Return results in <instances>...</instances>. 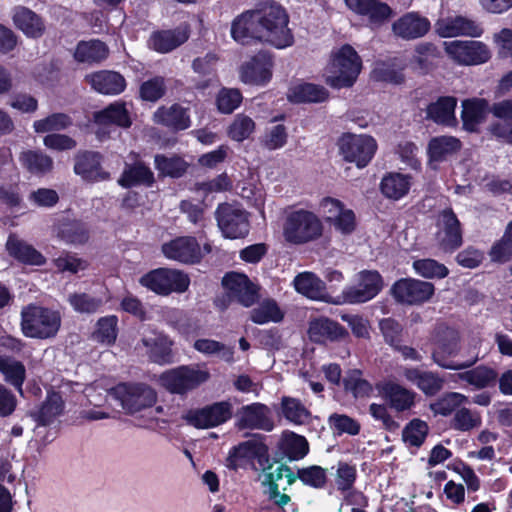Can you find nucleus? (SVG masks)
Wrapping results in <instances>:
<instances>
[{
    "label": "nucleus",
    "mask_w": 512,
    "mask_h": 512,
    "mask_svg": "<svg viewBox=\"0 0 512 512\" xmlns=\"http://www.w3.org/2000/svg\"><path fill=\"white\" fill-rule=\"evenodd\" d=\"M288 23L286 10L280 4L268 1L237 16L231 24V36L241 44L258 40L277 49H284L294 43Z\"/></svg>",
    "instance_id": "nucleus-1"
},
{
    "label": "nucleus",
    "mask_w": 512,
    "mask_h": 512,
    "mask_svg": "<svg viewBox=\"0 0 512 512\" xmlns=\"http://www.w3.org/2000/svg\"><path fill=\"white\" fill-rule=\"evenodd\" d=\"M130 415H139V426L152 427L157 422V416L163 412L161 406H155L156 391L144 383H120L109 391Z\"/></svg>",
    "instance_id": "nucleus-2"
},
{
    "label": "nucleus",
    "mask_w": 512,
    "mask_h": 512,
    "mask_svg": "<svg viewBox=\"0 0 512 512\" xmlns=\"http://www.w3.org/2000/svg\"><path fill=\"white\" fill-rule=\"evenodd\" d=\"M361 69V57L352 46L345 44L331 52L324 70L325 82L335 89L352 87Z\"/></svg>",
    "instance_id": "nucleus-3"
},
{
    "label": "nucleus",
    "mask_w": 512,
    "mask_h": 512,
    "mask_svg": "<svg viewBox=\"0 0 512 512\" xmlns=\"http://www.w3.org/2000/svg\"><path fill=\"white\" fill-rule=\"evenodd\" d=\"M60 312L40 305L30 304L21 311V330L26 337L49 339L61 327Z\"/></svg>",
    "instance_id": "nucleus-4"
},
{
    "label": "nucleus",
    "mask_w": 512,
    "mask_h": 512,
    "mask_svg": "<svg viewBox=\"0 0 512 512\" xmlns=\"http://www.w3.org/2000/svg\"><path fill=\"white\" fill-rule=\"evenodd\" d=\"M322 233V221L313 211L300 208L286 213L283 237L288 243L305 244L318 239Z\"/></svg>",
    "instance_id": "nucleus-5"
},
{
    "label": "nucleus",
    "mask_w": 512,
    "mask_h": 512,
    "mask_svg": "<svg viewBox=\"0 0 512 512\" xmlns=\"http://www.w3.org/2000/svg\"><path fill=\"white\" fill-rule=\"evenodd\" d=\"M459 352L458 334L454 330L446 329L434 342L432 359L438 366L448 370L467 369L479 360L478 352L475 351L466 360H456Z\"/></svg>",
    "instance_id": "nucleus-6"
},
{
    "label": "nucleus",
    "mask_w": 512,
    "mask_h": 512,
    "mask_svg": "<svg viewBox=\"0 0 512 512\" xmlns=\"http://www.w3.org/2000/svg\"><path fill=\"white\" fill-rule=\"evenodd\" d=\"M209 371L199 365H182L163 372L159 377L160 384L169 392L186 394L207 382Z\"/></svg>",
    "instance_id": "nucleus-7"
},
{
    "label": "nucleus",
    "mask_w": 512,
    "mask_h": 512,
    "mask_svg": "<svg viewBox=\"0 0 512 512\" xmlns=\"http://www.w3.org/2000/svg\"><path fill=\"white\" fill-rule=\"evenodd\" d=\"M383 287V280L377 271L363 270L356 275V283L348 285L342 293L331 300L334 305L360 304L370 301Z\"/></svg>",
    "instance_id": "nucleus-8"
},
{
    "label": "nucleus",
    "mask_w": 512,
    "mask_h": 512,
    "mask_svg": "<svg viewBox=\"0 0 512 512\" xmlns=\"http://www.w3.org/2000/svg\"><path fill=\"white\" fill-rule=\"evenodd\" d=\"M140 284L150 291L167 296L173 292L184 293L190 285L188 274L177 269L158 268L143 275Z\"/></svg>",
    "instance_id": "nucleus-9"
},
{
    "label": "nucleus",
    "mask_w": 512,
    "mask_h": 512,
    "mask_svg": "<svg viewBox=\"0 0 512 512\" xmlns=\"http://www.w3.org/2000/svg\"><path fill=\"white\" fill-rule=\"evenodd\" d=\"M229 469L265 470L269 463L268 448L260 440L251 439L234 447L228 456Z\"/></svg>",
    "instance_id": "nucleus-10"
},
{
    "label": "nucleus",
    "mask_w": 512,
    "mask_h": 512,
    "mask_svg": "<svg viewBox=\"0 0 512 512\" xmlns=\"http://www.w3.org/2000/svg\"><path fill=\"white\" fill-rule=\"evenodd\" d=\"M446 54L459 65L475 66L491 59L489 47L477 40H453L444 42Z\"/></svg>",
    "instance_id": "nucleus-11"
},
{
    "label": "nucleus",
    "mask_w": 512,
    "mask_h": 512,
    "mask_svg": "<svg viewBox=\"0 0 512 512\" xmlns=\"http://www.w3.org/2000/svg\"><path fill=\"white\" fill-rule=\"evenodd\" d=\"M161 251L169 260L183 264H195L200 262L204 253L211 252V245L207 243L202 249L195 237L180 236L163 243Z\"/></svg>",
    "instance_id": "nucleus-12"
},
{
    "label": "nucleus",
    "mask_w": 512,
    "mask_h": 512,
    "mask_svg": "<svg viewBox=\"0 0 512 512\" xmlns=\"http://www.w3.org/2000/svg\"><path fill=\"white\" fill-rule=\"evenodd\" d=\"M340 153L347 162L355 163L358 168H364L372 160L377 144L368 135L345 134L339 141Z\"/></svg>",
    "instance_id": "nucleus-13"
},
{
    "label": "nucleus",
    "mask_w": 512,
    "mask_h": 512,
    "mask_svg": "<svg viewBox=\"0 0 512 512\" xmlns=\"http://www.w3.org/2000/svg\"><path fill=\"white\" fill-rule=\"evenodd\" d=\"M219 229L224 237L238 239L249 232L248 214L240 206L223 203L215 212Z\"/></svg>",
    "instance_id": "nucleus-14"
},
{
    "label": "nucleus",
    "mask_w": 512,
    "mask_h": 512,
    "mask_svg": "<svg viewBox=\"0 0 512 512\" xmlns=\"http://www.w3.org/2000/svg\"><path fill=\"white\" fill-rule=\"evenodd\" d=\"M273 59L267 52H259L240 68V80L248 85L265 86L272 78Z\"/></svg>",
    "instance_id": "nucleus-15"
},
{
    "label": "nucleus",
    "mask_w": 512,
    "mask_h": 512,
    "mask_svg": "<svg viewBox=\"0 0 512 512\" xmlns=\"http://www.w3.org/2000/svg\"><path fill=\"white\" fill-rule=\"evenodd\" d=\"M394 298L401 303L419 304L431 298L434 293L433 284L416 279H401L391 288Z\"/></svg>",
    "instance_id": "nucleus-16"
},
{
    "label": "nucleus",
    "mask_w": 512,
    "mask_h": 512,
    "mask_svg": "<svg viewBox=\"0 0 512 512\" xmlns=\"http://www.w3.org/2000/svg\"><path fill=\"white\" fill-rule=\"evenodd\" d=\"M232 414V403L220 401L191 412L188 420L197 428H212L227 422Z\"/></svg>",
    "instance_id": "nucleus-17"
},
{
    "label": "nucleus",
    "mask_w": 512,
    "mask_h": 512,
    "mask_svg": "<svg viewBox=\"0 0 512 512\" xmlns=\"http://www.w3.org/2000/svg\"><path fill=\"white\" fill-rule=\"evenodd\" d=\"M436 32L443 38L468 36L477 38L484 30L480 24L464 16H449L440 18L436 24Z\"/></svg>",
    "instance_id": "nucleus-18"
},
{
    "label": "nucleus",
    "mask_w": 512,
    "mask_h": 512,
    "mask_svg": "<svg viewBox=\"0 0 512 512\" xmlns=\"http://www.w3.org/2000/svg\"><path fill=\"white\" fill-rule=\"evenodd\" d=\"M437 240L444 251H454L462 244L460 222L451 209L439 214Z\"/></svg>",
    "instance_id": "nucleus-19"
},
{
    "label": "nucleus",
    "mask_w": 512,
    "mask_h": 512,
    "mask_svg": "<svg viewBox=\"0 0 512 512\" xmlns=\"http://www.w3.org/2000/svg\"><path fill=\"white\" fill-rule=\"evenodd\" d=\"M102 156L98 152H79L75 156L74 172L88 182H101L110 179V173L101 166Z\"/></svg>",
    "instance_id": "nucleus-20"
},
{
    "label": "nucleus",
    "mask_w": 512,
    "mask_h": 512,
    "mask_svg": "<svg viewBox=\"0 0 512 512\" xmlns=\"http://www.w3.org/2000/svg\"><path fill=\"white\" fill-rule=\"evenodd\" d=\"M308 337L314 343L325 344L348 336L347 330L327 317H316L309 321Z\"/></svg>",
    "instance_id": "nucleus-21"
},
{
    "label": "nucleus",
    "mask_w": 512,
    "mask_h": 512,
    "mask_svg": "<svg viewBox=\"0 0 512 512\" xmlns=\"http://www.w3.org/2000/svg\"><path fill=\"white\" fill-rule=\"evenodd\" d=\"M430 21L416 12H408L397 19L392 30L394 34L405 40L423 37L430 30Z\"/></svg>",
    "instance_id": "nucleus-22"
},
{
    "label": "nucleus",
    "mask_w": 512,
    "mask_h": 512,
    "mask_svg": "<svg viewBox=\"0 0 512 512\" xmlns=\"http://www.w3.org/2000/svg\"><path fill=\"white\" fill-rule=\"evenodd\" d=\"M267 406L253 403L241 408L238 413L237 425L240 429H261L271 431L274 427Z\"/></svg>",
    "instance_id": "nucleus-23"
},
{
    "label": "nucleus",
    "mask_w": 512,
    "mask_h": 512,
    "mask_svg": "<svg viewBox=\"0 0 512 512\" xmlns=\"http://www.w3.org/2000/svg\"><path fill=\"white\" fill-rule=\"evenodd\" d=\"M223 286L246 307L251 306L257 298V287L249 278L241 273H227L223 280Z\"/></svg>",
    "instance_id": "nucleus-24"
},
{
    "label": "nucleus",
    "mask_w": 512,
    "mask_h": 512,
    "mask_svg": "<svg viewBox=\"0 0 512 512\" xmlns=\"http://www.w3.org/2000/svg\"><path fill=\"white\" fill-rule=\"evenodd\" d=\"M376 387L390 407L398 412L409 410L415 404L416 393L397 383L386 381L378 383Z\"/></svg>",
    "instance_id": "nucleus-25"
},
{
    "label": "nucleus",
    "mask_w": 512,
    "mask_h": 512,
    "mask_svg": "<svg viewBox=\"0 0 512 512\" xmlns=\"http://www.w3.org/2000/svg\"><path fill=\"white\" fill-rule=\"evenodd\" d=\"M402 375L426 396H434L444 387V379L432 371L421 370L415 367H404Z\"/></svg>",
    "instance_id": "nucleus-26"
},
{
    "label": "nucleus",
    "mask_w": 512,
    "mask_h": 512,
    "mask_svg": "<svg viewBox=\"0 0 512 512\" xmlns=\"http://www.w3.org/2000/svg\"><path fill=\"white\" fill-rule=\"evenodd\" d=\"M490 112L488 101L483 98H471L462 101L461 119L463 128L469 132L478 131Z\"/></svg>",
    "instance_id": "nucleus-27"
},
{
    "label": "nucleus",
    "mask_w": 512,
    "mask_h": 512,
    "mask_svg": "<svg viewBox=\"0 0 512 512\" xmlns=\"http://www.w3.org/2000/svg\"><path fill=\"white\" fill-rule=\"evenodd\" d=\"M412 185L413 177L411 175L389 172L381 179L379 188L385 198L398 201L408 195Z\"/></svg>",
    "instance_id": "nucleus-28"
},
{
    "label": "nucleus",
    "mask_w": 512,
    "mask_h": 512,
    "mask_svg": "<svg viewBox=\"0 0 512 512\" xmlns=\"http://www.w3.org/2000/svg\"><path fill=\"white\" fill-rule=\"evenodd\" d=\"M296 291L312 300L325 301L332 304V297L327 294L325 283L312 272H302L293 281Z\"/></svg>",
    "instance_id": "nucleus-29"
},
{
    "label": "nucleus",
    "mask_w": 512,
    "mask_h": 512,
    "mask_svg": "<svg viewBox=\"0 0 512 512\" xmlns=\"http://www.w3.org/2000/svg\"><path fill=\"white\" fill-rule=\"evenodd\" d=\"M189 38V28L181 25L174 30L158 31L151 35L149 45L155 51L167 53L183 44Z\"/></svg>",
    "instance_id": "nucleus-30"
},
{
    "label": "nucleus",
    "mask_w": 512,
    "mask_h": 512,
    "mask_svg": "<svg viewBox=\"0 0 512 512\" xmlns=\"http://www.w3.org/2000/svg\"><path fill=\"white\" fill-rule=\"evenodd\" d=\"M86 81L98 93L105 95H117L126 87L122 75L113 71H99L86 76Z\"/></svg>",
    "instance_id": "nucleus-31"
},
{
    "label": "nucleus",
    "mask_w": 512,
    "mask_h": 512,
    "mask_svg": "<svg viewBox=\"0 0 512 512\" xmlns=\"http://www.w3.org/2000/svg\"><path fill=\"white\" fill-rule=\"evenodd\" d=\"M147 348L149 357L156 363L167 364L172 362V341L164 334L156 331L150 332L142 339Z\"/></svg>",
    "instance_id": "nucleus-32"
},
{
    "label": "nucleus",
    "mask_w": 512,
    "mask_h": 512,
    "mask_svg": "<svg viewBox=\"0 0 512 512\" xmlns=\"http://www.w3.org/2000/svg\"><path fill=\"white\" fill-rule=\"evenodd\" d=\"M154 121L175 131L185 130L191 125L187 109L179 104L158 108L154 113Z\"/></svg>",
    "instance_id": "nucleus-33"
},
{
    "label": "nucleus",
    "mask_w": 512,
    "mask_h": 512,
    "mask_svg": "<svg viewBox=\"0 0 512 512\" xmlns=\"http://www.w3.org/2000/svg\"><path fill=\"white\" fill-rule=\"evenodd\" d=\"M154 181L155 179L152 170L142 161H135L131 164H125L124 170L118 180V183L124 188H130L139 185L150 187Z\"/></svg>",
    "instance_id": "nucleus-34"
},
{
    "label": "nucleus",
    "mask_w": 512,
    "mask_h": 512,
    "mask_svg": "<svg viewBox=\"0 0 512 512\" xmlns=\"http://www.w3.org/2000/svg\"><path fill=\"white\" fill-rule=\"evenodd\" d=\"M453 376L455 382H465L474 389H484L496 383L497 372L484 365L477 366L472 369H463Z\"/></svg>",
    "instance_id": "nucleus-35"
},
{
    "label": "nucleus",
    "mask_w": 512,
    "mask_h": 512,
    "mask_svg": "<svg viewBox=\"0 0 512 512\" xmlns=\"http://www.w3.org/2000/svg\"><path fill=\"white\" fill-rule=\"evenodd\" d=\"M64 410V401L59 393H48L45 401L30 416L42 426H46L55 421Z\"/></svg>",
    "instance_id": "nucleus-36"
},
{
    "label": "nucleus",
    "mask_w": 512,
    "mask_h": 512,
    "mask_svg": "<svg viewBox=\"0 0 512 512\" xmlns=\"http://www.w3.org/2000/svg\"><path fill=\"white\" fill-rule=\"evenodd\" d=\"M6 248L10 256L25 264L42 265L45 263V258L40 252L15 235L9 236Z\"/></svg>",
    "instance_id": "nucleus-37"
},
{
    "label": "nucleus",
    "mask_w": 512,
    "mask_h": 512,
    "mask_svg": "<svg viewBox=\"0 0 512 512\" xmlns=\"http://www.w3.org/2000/svg\"><path fill=\"white\" fill-rule=\"evenodd\" d=\"M456 105L457 99L455 97H440L436 102L428 106V117L438 124L454 126L457 122L455 117Z\"/></svg>",
    "instance_id": "nucleus-38"
},
{
    "label": "nucleus",
    "mask_w": 512,
    "mask_h": 512,
    "mask_svg": "<svg viewBox=\"0 0 512 512\" xmlns=\"http://www.w3.org/2000/svg\"><path fill=\"white\" fill-rule=\"evenodd\" d=\"M21 165L31 174L43 176L54 168L53 159L42 151L27 150L19 156Z\"/></svg>",
    "instance_id": "nucleus-39"
},
{
    "label": "nucleus",
    "mask_w": 512,
    "mask_h": 512,
    "mask_svg": "<svg viewBox=\"0 0 512 512\" xmlns=\"http://www.w3.org/2000/svg\"><path fill=\"white\" fill-rule=\"evenodd\" d=\"M288 100L294 103L322 102L327 99V90L311 83H299L291 86L287 93Z\"/></svg>",
    "instance_id": "nucleus-40"
},
{
    "label": "nucleus",
    "mask_w": 512,
    "mask_h": 512,
    "mask_svg": "<svg viewBox=\"0 0 512 512\" xmlns=\"http://www.w3.org/2000/svg\"><path fill=\"white\" fill-rule=\"evenodd\" d=\"M404 64L397 58L377 61L372 70V77L377 81L400 84L404 80Z\"/></svg>",
    "instance_id": "nucleus-41"
},
{
    "label": "nucleus",
    "mask_w": 512,
    "mask_h": 512,
    "mask_svg": "<svg viewBox=\"0 0 512 512\" xmlns=\"http://www.w3.org/2000/svg\"><path fill=\"white\" fill-rule=\"evenodd\" d=\"M15 25L28 37L37 38L44 32V24L33 11L18 7L13 15Z\"/></svg>",
    "instance_id": "nucleus-42"
},
{
    "label": "nucleus",
    "mask_w": 512,
    "mask_h": 512,
    "mask_svg": "<svg viewBox=\"0 0 512 512\" xmlns=\"http://www.w3.org/2000/svg\"><path fill=\"white\" fill-rule=\"evenodd\" d=\"M0 372L7 383L23 394L22 386L26 378V369L22 362L9 356L0 355Z\"/></svg>",
    "instance_id": "nucleus-43"
},
{
    "label": "nucleus",
    "mask_w": 512,
    "mask_h": 512,
    "mask_svg": "<svg viewBox=\"0 0 512 512\" xmlns=\"http://www.w3.org/2000/svg\"><path fill=\"white\" fill-rule=\"evenodd\" d=\"M154 165L160 176L171 178L183 176L188 168V163L177 155L157 154Z\"/></svg>",
    "instance_id": "nucleus-44"
},
{
    "label": "nucleus",
    "mask_w": 512,
    "mask_h": 512,
    "mask_svg": "<svg viewBox=\"0 0 512 512\" xmlns=\"http://www.w3.org/2000/svg\"><path fill=\"white\" fill-rule=\"evenodd\" d=\"M95 122L100 125L115 124L127 128L131 120L124 103L114 102L95 114Z\"/></svg>",
    "instance_id": "nucleus-45"
},
{
    "label": "nucleus",
    "mask_w": 512,
    "mask_h": 512,
    "mask_svg": "<svg viewBox=\"0 0 512 512\" xmlns=\"http://www.w3.org/2000/svg\"><path fill=\"white\" fill-rule=\"evenodd\" d=\"M108 55V48L99 40L82 41L78 43L74 57L78 62H100Z\"/></svg>",
    "instance_id": "nucleus-46"
},
{
    "label": "nucleus",
    "mask_w": 512,
    "mask_h": 512,
    "mask_svg": "<svg viewBox=\"0 0 512 512\" xmlns=\"http://www.w3.org/2000/svg\"><path fill=\"white\" fill-rule=\"evenodd\" d=\"M354 12L367 17L369 23L373 26L383 24L392 16L393 13L388 4L379 0H368Z\"/></svg>",
    "instance_id": "nucleus-47"
},
{
    "label": "nucleus",
    "mask_w": 512,
    "mask_h": 512,
    "mask_svg": "<svg viewBox=\"0 0 512 512\" xmlns=\"http://www.w3.org/2000/svg\"><path fill=\"white\" fill-rule=\"evenodd\" d=\"M281 410L284 418L292 424L303 425L311 418L308 408L297 398L283 397Z\"/></svg>",
    "instance_id": "nucleus-48"
},
{
    "label": "nucleus",
    "mask_w": 512,
    "mask_h": 512,
    "mask_svg": "<svg viewBox=\"0 0 512 512\" xmlns=\"http://www.w3.org/2000/svg\"><path fill=\"white\" fill-rule=\"evenodd\" d=\"M57 236L69 244H83L88 240V231L82 222L65 219L58 225Z\"/></svg>",
    "instance_id": "nucleus-49"
},
{
    "label": "nucleus",
    "mask_w": 512,
    "mask_h": 512,
    "mask_svg": "<svg viewBox=\"0 0 512 512\" xmlns=\"http://www.w3.org/2000/svg\"><path fill=\"white\" fill-rule=\"evenodd\" d=\"M283 317V311L280 309L276 301L272 299L263 300L250 312L251 320L259 325L267 324L269 322L277 323L280 322Z\"/></svg>",
    "instance_id": "nucleus-50"
},
{
    "label": "nucleus",
    "mask_w": 512,
    "mask_h": 512,
    "mask_svg": "<svg viewBox=\"0 0 512 512\" xmlns=\"http://www.w3.org/2000/svg\"><path fill=\"white\" fill-rule=\"evenodd\" d=\"M460 148V141L452 136H439L430 140L428 154L431 161H442Z\"/></svg>",
    "instance_id": "nucleus-51"
},
{
    "label": "nucleus",
    "mask_w": 512,
    "mask_h": 512,
    "mask_svg": "<svg viewBox=\"0 0 512 512\" xmlns=\"http://www.w3.org/2000/svg\"><path fill=\"white\" fill-rule=\"evenodd\" d=\"M193 347L196 351L206 356H218L226 362H233L234 360L233 347L226 346L225 344L213 339H197L194 342Z\"/></svg>",
    "instance_id": "nucleus-52"
},
{
    "label": "nucleus",
    "mask_w": 512,
    "mask_h": 512,
    "mask_svg": "<svg viewBox=\"0 0 512 512\" xmlns=\"http://www.w3.org/2000/svg\"><path fill=\"white\" fill-rule=\"evenodd\" d=\"M281 447L288 458L292 460L302 459L309 450L305 437L293 432H285L283 434Z\"/></svg>",
    "instance_id": "nucleus-53"
},
{
    "label": "nucleus",
    "mask_w": 512,
    "mask_h": 512,
    "mask_svg": "<svg viewBox=\"0 0 512 512\" xmlns=\"http://www.w3.org/2000/svg\"><path fill=\"white\" fill-rule=\"evenodd\" d=\"M468 402V397L458 392L445 393L435 402L430 404V409L434 414L448 416L456 411L462 404Z\"/></svg>",
    "instance_id": "nucleus-54"
},
{
    "label": "nucleus",
    "mask_w": 512,
    "mask_h": 512,
    "mask_svg": "<svg viewBox=\"0 0 512 512\" xmlns=\"http://www.w3.org/2000/svg\"><path fill=\"white\" fill-rule=\"evenodd\" d=\"M288 140L287 128L281 123H271L261 137V144L268 150L284 147Z\"/></svg>",
    "instance_id": "nucleus-55"
},
{
    "label": "nucleus",
    "mask_w": 512,
    "mask_h": 512,
    "mask_svg": "<svg viewBox=\"0 0 512 512\" xmlns=\"http://www.w3.org/2000/svg\"><path fill=\"white\" fill-rule=\"evenodd\" d=\"M118 318L115 315L101 317L96 324L93 338L102 344L111 345L117 338Z\"/></svg>",
    "instance_id": "nucleus-56"
},
{
    "label": "nucleus",
    "mask_w": 512,
    "mask_h": 512,
    "mask_svg": "<svg viewBox=\"0 0 512 512\" xmlns=\"http://www.w3.org/2000/svg\"><path fill=\"white\" fill-rule=\"evenodd\" d=\"M68 302L76 312L92 314L99 311L106 301L86 293H74L68 296Z\"/></svg>",
    "instance_id": "nucleus-57"
},
{
    "label": "nucleus",
    "mask_w": 512,
    "mask_h": 512,
    "mask_svg": "<svg viewBox=\"0 0 512 512\" xmlns=\"http://www.w3.org/2000/svg\"><path fill=\"white\" fill-rule=\"evenodd\" d=\"M429 428L425 421L411 420L402 431V438L408 446L420 447L428 434Z\"/></svg>",
    "instance_id": "nucleus-58"
},
{
    "label": "nucleus",
    "mask_w": 512,
    "mask_h": 512,
    "mask_svg": "<svg viewBox=\"0 0 512 512\" xmlns=\"http://www.w3.org/2000/svg\"><path fill=\"white\" fill-rule=\"evenodd\" d=\"M255 131V122L244 114H238L228 127V136L237 142H242L250 137Z\"/></svg>",
    "instance_id": "nucleus-59"
},
{
    "label": "nucleus",
    "mask_w": 512,
    "mask_h": 512,
    "mask_svg": "<svg viewBox=\"0 0 512 512\" xmlns=\"http://www.w3.org/2000/svg\"><path fill=\"white\" fill-rule=\"evenodd\" d=\"M493 262L505 263L512 257V221L507 225L502 238L490 250Z\"/></svg>",
    "instance_id": "nucleus-60"
},
{
    "label": "nucleus",
    "mask_w": 512,
    "mask_h": 512,
    "mask_svg": "<svg viewBox=\"0 0 512 512\" xmlns=\"http://www.w3.org/2000/svg\"><path fill=\"white\" fill-rule=\"evenodd\" d=\"M482 419L480 413L468 408H459L455 411L451 425L458 431H470L481 425Z\"/></svg>",
    "instance_id": "nucleus-61"
},
{
    "label": "nucleus",
    "mask_w": 512,
    "mask_h": 512,
    "mask_svg": "<svg viewBox=\"0 0 512 512\" xmlns=\"http://www.w3.org/2000/svg\"><path fill=\"white\" fill-rule=\"evenodd\" d=\"M343 383L345 390L352 393L355 398L368 397L373 391L371 384L361 377L359 370L349 372Z\"/></svg>",
    "instance_id": "nucleus-62"
},
{
    "label": "nucleus",
    "mask_w": 512,
    "mask_h": 512,
    "mask_svg": "<svg viewBox=\"0 0 512 512\" xmlns=\"http://www.w3.org/2000/svg\"><path fill=\"white\" fill-rule=\"evenodd\" d=\"M71 119L64 113H55L37 120L33 124L36 133H48L66 129L71 125Z\"/></svg>",
    "instance_id": "nucleus-63"
},
{
    "label": "nucleus",
    "mask_w": 512,
    "mask_h": 512,
    "mask_svg": "<svg viewBox=\"0 0 512 512\" xmlns=\"http://www.w3.org/2000/svg\"><path fill=\"white\" fill-rule=\"evenodd\" d=\"M242 99L238 89L222 88L216 98L217 108L223 114H230L240 106Z\"/></svg>",
    "instance_id": "nucleus-64"
}]
</instances>
